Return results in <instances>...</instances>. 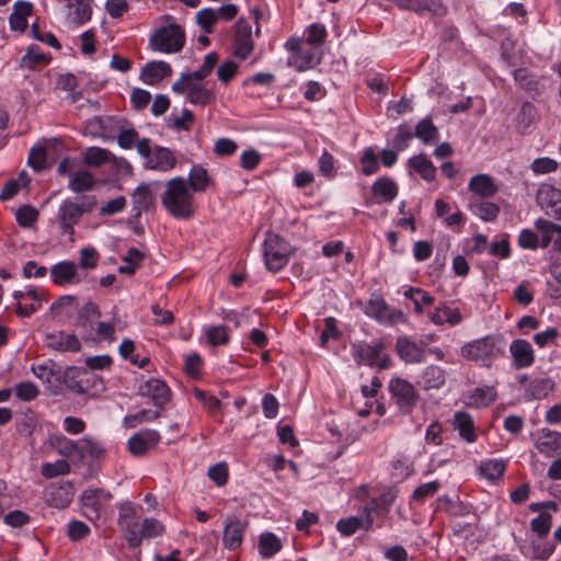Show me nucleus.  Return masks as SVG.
I'll return each instance as SVG.
<instances>
[{
    "instance_id": "f257e3e1",
    "label": "nucleus",
    "mask_w": 561,
    "mask_h": 561,
    "mask_svg": "<svg viewBox=\"0 0 561 561\" xmlns=\"http://www.w3.org/2000/svg\"><path fill=\"white\" fill-rule=\"evenodd\" d=\"M160 202L164 210L178 220L193 218L198 209L195 194L190 190L187 181L183 176L172 178L164 183Z\"/></svg>"
},
{
    "instance_id": "f03ea898",
    "label": "nucleus",
    "mask_w": 561,
    "mask_h": 561,
    "mask_svg": "<svg viewBox=\"0 0 561 561\" xmlns=\"http://www.w3.org/2000/svg\"><path fill=\"white\" fill-rule=\"evenodd\" d=\"M98 201L95 196H81L78 201L70 198L65 199L58 207L56 222L58 224L61 234L69 237L73 241L75 226L80 221L84 214L91 213Z\"/></svg>"
},
{
    "instance_id": "7ed1b4c3",
    "label": "nucleus",
    "mask_w": 561,
    "mask_h": 561,
    "mask_svg": "<svg viewBox=\"0 0 561 561\" xmlns=\"http://www.w3.org/2000/svg\"><path fill=\"white\" fill-rule=\"evenodd\" d=\"M184 44L185 34L178 24L159 27L149 39V47L163 54L178 53L183 48Z\"/></svg>"
},
{
    "instance_id": "20e7f679",
    "label": "nucleus",
    "mask_w": 561,
    "mask_h": 561,
    "mask_svg": "<svg viewBox=\"0 0 561 561\" xmlns=\"http://www.w3.org/2000/svg\"><path fill=\"white\" fill-rule=\"evenodd\" d=\"M265 265L271 272L280 271L291 255L290 244L276 233H267L263 243Z\"/></svg>"
},
{
    "instance_id": "39448f33",
    "label": "nucleus",
    "mask_w": 561,
    "mask_h": 561,
    "mask_svg": "<svg viewBox=\"0 0 561 561\" xmlns=\"http://www.w3.org/2000/svg\"><path fill=\"white\" fill-rule=\"evenodd\" d=\"M497 342L499 339L493 335L471 341L461 347V355L467 359L479 363L481 366L489 367L492 359L500 352Z\"/></svg>"
},
{
    "instance_id": "423d86ee",
    "label": "nucleus",
    "mask_w": 561,
    "mask_h": 561,
    "mask_svg": "<svg viewBox=\"0 0 561 561\" xmlns=\"http://www.w3.org/2000/svg\"><path fill=\"white\" fill-rule=\"evenodd\" d=\"M385 350L383 342H377L375 344H367L365 342L354 343L352 345V355L354 360L358 365L375 366L377 365L380 369H385L390 364L389 356H382L379 358L381 352Z\"/></svg>"
},
{
    "instance_id": "0eeeda50",
    "label": "nucleus",
    "mask_w": 561,
    "mask_h": 561,
    "mask_svg": "<svg viewBox=\"0 0 561 561\" xmlns=\"http://www.w3.org/2000/svg\"><path fill=\"white\" fill-rule=\"evenodd\" d=\"M389 390L402 412L409 413L412 411L419 399L412 383L401 378H393L389 382Z\"/></svg>"
},
{
    "instance_id": "6e6552de",
    "label": "nucleus",
    "mask_w": 561,
    "mask_h": 561,
    "mask_svg": "<svg viewBox=\"0 0 561 561\" xmlns=\"http://www.w3.org/2000/svg\"><path fill=\"white\" fill-rule=\"evenodd\" d=\"M425 341L417 344L411 337L402 335L397 339L396 351L401 360L405 364H421L425 362Z\"/></svg>"
},
{
    "instance_id": "1a4fd4ad",
    "label": "nucleus",
    "mask_w": 561,
    "mask_h": 561,
    "mask_svg": "<svg viewBox=\"0 0 561 561\" xmlns=\"http://www.w3.org/2000/svg\"><path fill=\"white\" fill-rule=\"evenodd\" d=\"M172 91L179 94L187 93V100L194 105H206L214 100V93L202 82L178 80L172 84Z\"/></svg>"
},
{
    "instance_id": "9d476101",
    "label": "nucleus",
    "mask_w": 561,
    "mask_h": 561,
    "mask_svg": "<svg viewBox=\"0 0 561 561\" xmlns=\"http://www.w3.org/2000/svg\"><path fill=\"white\" fill-rule=\"evenodd\" d=\"M111 497L112 495L103 489L85 490L81 495L84 515L91 520L99 518Z\"/></svg>"
},
{
    "instance_id": "9b49d317",
    "label": "nucleus",
    "mask_w": 561,
    "mask_h": 561,
    "mask_svg": "<svg viewBox=\"0 0 561 561\" xmlns=\"http://www.w3.org/2000/svg\"><path fill=\"white\" fill-rule=\"evenodd\" d=\"M50 277L54 284L64 286L81 283L85 278V274L79 273L78 266L73 262L62 261L51 266Z\"/></svg>"
},
{
    "instance_id": "f8f14e48",
    "label": "nucleus",
    "mask_w": 561,
    "mask_h": 561,
    "mask_svg": "<svg viewBox=\"0 0 561 561\" xmlns=\"http://www.w3.org/2000/svg\"><path fill=\"white\" fill-rule=\"evenodd\" d=\"M158 184V182L142 183L135 188L131 194V204L136 217L156 207V193L152 186Z\"/></svg>"
},
{
    "instance_id": "ddd939ff",
    "label": "nucleus",
    "mask_w": 561,
    "mask_h": 561,
    "mask_svg": "<svg viewBox=\"0 0 561 561\" xmlns=\"http://www.w3.org/2000/svg\"><path fill=\"white\" fill-rule=\"evenodd\" d=\"M139 394L150 398L154 405L162 409L170 401L171 391L164 381L150 378L139 386Z\"/></svg>"
},
{
    "instance_id": "4468645a",
    "label": "nucleus",
    "mask_w": 561,
    "mask_h": 561,
    "mask_svg": "<svg viewBox=\"0 0 561 561\" xmlns=\"http://www.w3.org/2000/svg\"><path fill=\"white\" fill-rule=\"evenodd\" d=\"M118 525L122 528L128 545L131 548L139 546V538L136 536V512L130 503H125L119 506Z\"/></svg>"
},
{
    "instance_id": "2eb2a0df",
    "label": "nucleus",
    "mask_w": 561,
    "mask_h": 561,
    "mask_svg": "<svg viewBox=\"0 0 561 561\" xmlns=\"http://www.w3.org/2000/svg\"><path fill=\"white\" fill-rule=\"evenodd\" d=\"M248 523L237 517H228L224 527V546L229 550L239 548L243 540V534Z\"/></svg>"
},
{
    "instance_id": "dca6fc26",
    "label": "nucleus",
    "mask_w": 561,
    "mask_h": 561,
    "mask_svg": "<svg viewBox=\"0 0 561 561\" xmlns=\"http://www.w3.org/2000/svg\"><path fill=\"white\" fill-rule=\"evenodd\" d=\"M160 442V434L154 430H142L128 440V449L134 456H142Z\"/></svg>"
},
{
    "instance_id": "f3484780",
    "label": "nucleus",
    "mask_w": 561,
    "mask_h": 561,
    "mask_svg": "<svg viewBox=\"0 0 561 561\" xmlns=\"http://www.w3.org/2000/svg\"><path fill=\"white\" fill-rule=\"evenodd\" d=\"M252 50V27L247 21L239 20L236 25L234 55L245 59Z\"/></svg>"
},
{
    "instance_id": "a211bd4d",
    "label": "nucleus",
    "mask_w": 561,
    "mask_h": 561,
    "mask_svg": "<svg viewBox=\"0 0 561 561\" xmlns=\"http://www.w3.org/2000/svg\"><path fill=\"white\" fill-rule=\"evenodd\" d=\"M176 165V157L173 151L165 147H154L149 160H146L145 168L168 172Z\"/></svg>"
},
{
    "instance_id": "6ab92c4d",
    "label": "nucleus",
    "mask_w": 561,
    "mask_h": 561,
    "mask_svg": "<svg viewBox=\"0 0 561 561\" xmlns=\"http://www.w3.org/2000/svg\"><path fill=\"white\" fill-rule=\"evenodd\" d=\"M46 345L58 352H78L81 343L76 334H68L64 331L53 332L45 337Z\"/></svg>"
},
{
    "instance_id": "aec40b11",
    "label": "nucleus",
    "mask_w": 561,
    "mask_h": 561,
    "mask_svg": "<svg viewBox=\"0 0 561 561\" xmlns=\"http://www.w3.org/2000/svg\"><path fill=\"white\" fill-rule=\"evenodd\" d=\"M538 451L547 457L561 453V433L543 428L535 440Z\"/></svg>"
},
{
    "instance_id": "412c9836",
    "label": "nucleus",
    "mask_w": 561,
    "mask_h": 561,
    "mask_svg": "<svg viewBox=\"0 0 561 561\" xmlns=\"http://www.w3.org/2000/svg\"><path fill=\"white\" fill-rule=\"evenodd\" d=\"M510 353L516 368H526L533 365L535 354L531 344L523 339L514 340L510 345Z\"/></svg>"
},
{
    "instance_id": "4be33fe9",
    "label": "nucleus",
    "mask_w": 561,
    "mask_h": 561,
    "mask_svg": "<svg viewBox=\"0 0 561 561\" xmlns=\"http://www.w3.org/2000/svg\"><path fill=\"white\" fill-rule=\"evenodd\" d=\"M172 75L171 66L162 60L148 62L140 72V79L144 83L154 85L164 78Z\"/></svg>"
},
{
    "instance_id": "5701e85b",
    "label": "nucleus",
    "mask_w": 561,
    "mask_h": 561,
    "mask_svg": "<svg viewBox=\"0 0 561 561\" xmlns=\"http://www.w3.org/2000/svg\"><path fill=\"white\" fill-rule=\"evenodd\" d=\"M428 319L435 325L448 323L451 327L458 325L462 321V314L458 308H450L443 304L428 312Z\"/></svg>"
},
{
    "instance_id": "b1692460",
    "label": "nucleus",
    "mask_w": 561,
    "mask_h": 561,
    "mask_svg": "<svg viewBox=\"0 0 561 561\" xmlns=\"http://www.w3.org/2000/svg\"><path fill=\"white\" fill-rule=\"evenodd\" d=\"M67 387L76 393H85L88 391L85 383L95 382L98 377L87 369L70 368L67 373Z\"/></svg>"
},
{
    "instance_id": "393cba45",
    "label": "nucleus",
    "mask_w": 561,
    "mask_h": 561,
    "mask_svg": "<svg viewBox=\"0 0 561 561\" xmlns=\"http://www.w3.org/2000/svg\"><path fill=\"white\" fill-rule=\"evenodd\" d=\"M186 181L194 194L205 192L213 183L207 170L201 164H194L191 168Z\"/></svg>"
},
{
    "instance_id": "a878e982",
    "label": "nucleus",
    "mask_w": 561,
    "mask_h": 561,
    "mask_svg": "<svg viewBox=\"0 0 561 561\" xmlns=\"http://www.w3.org/2000/svg\"><path fill=\"white\" fill-rule=\"evenodd\" d=\"M454 427L468 443H473L477 439L473 419L469 413L465 411L456 412L454 416Z\"/></svg>"
},
{
    "instance_id": "bb28decb",
    "label": "nucleus",
    "mask_w": 561,
    "mask_h": 561,
    "mask_svg": "<svg viewBox=\"0 0 561 561\" xmlns=\"http://www.w3.org/2000/svg\"><path fill=\"white\" fill-rule=\"evenodd\" d=\"M408 165L410 169L417 172L421 175V178L427 182H432L436 178L435 165L423 153L411 157L408 161Z\"/></svg>"
},
{
    "instance_id": "cd10ccee",
    "label": "nucleus",
    "mask_w": 561,
    "mask_h": 561,
    "mask_svg": "<svg viewBox=\"0 0 561 561\" xmlns=\"http://www.w3.org/2000/svg\"><path fill=\"white\" fill-rule=\"evenodd\" d=\"M469 190L481 197H491L497 192V186L488 174H477L469 181Z\"/></svg>"
},
{
    "instance_id": "c85d7f7f",
    "label": "nucleus",
    "mask_w": 561,
    "mask_h": 561,
    "mask_svg": "<svg viewBox=\"0 0 561 561\" xmlns=\"http://www.w3.org/2000/svg\"><path fill=\"white\" fill-rule=\"evenodd\" d=\"M373 523V517L369 513H366L364 517H348L346 519L339 520L336 528L343 536H351L355 534L359 528H370Z\"/></svg>"
},
{
    "instance_id": "c756f323",
    "label": "nucleus",
    "mask_w": 561,
    "mask_h": 561,
    "mask_svg": "<svg viewBox=\"0 0 561 561\" xmlns=\"http://www.w3.org/2000/svg\"><path fill=\"white\" fill-rule=\"evenodd\" d=\"M538 199L541 204L546 203L548 207L551 208V215L561 220V191L552 187L546 186L539 191Z\"/></svg>"
},
{
    "instance_id": "7c9ffc66",
    "label": "nucleus",
    "mask_w": 561,
    "mask_h": 561,
    "mask_svg": "<svg viewBox=\"0 0 561 561\" xmlns=\"http://www.w3.org/2000/svg\"><path fill=\"white\" fill-rule=\"evenodd\" d=\"M446 381V371L436 365H428L422 371V382L425 390L439 389Z\"/></svg>"
},
{
    "instance_id": "2f4dec72",
    "label": "nucleus",
    "mask_w": 561,
    "mask_h": 561,
    "mask_svg": "<svg viewBox=\"0 0 561 561\" xmlns=\"http://www.w3.org/2000/svg\"><path fill=\"white\" fill-rule=\"evenodd\" d=\"M373 195L382 198L383 202L390 203L398 195V186L390 178H380L371 186Z\"/></svg>"
},
{
    "instance_id": "473e14b6",
    "label": "nucleus",
    "mask_w": 561,
    "mask_h": 561,
    "mask_svg": "<svg viewBox=\"0 0 561 561\" xmlns=\"http://www.w3.org/2000/svg\"><path fill=\"white\" fill-rule=\"evenodd\" d=\"M92 9L88 0H69L68 18L76 24L85 23L91 19Z\"/></svg>"
},
{
    "instance_id": "72a5a7b5",
    "label": "nucleus",
    "mask_w": 561,
    "mask_h": 561,
    "mask_svg": "<svg viewBox=\"0 0 561 561\" xmlns=\"http://www.w3.org/2000/svg\"><path fill=\"white\" fill-rule=\"evenodd\" d=\"M94 184L95 179L90 171L78 170L71 175L68 187L73 193H82L91 191Z\"/></svg>"
},
{
    "instance_id": "f704fd0d",
    "label": "nucleus",
    "mask_w": 561,
    "mask_h": 561,
    "mask_svg": "<svg viewBox=\"0 0 561 561\" xmlns=\"http://www.w3.org/2000/svg\"><path fill=\"white\" fill-rule=\"evenodd\" d=\"M496 398V392L492 387L477 388L468 397L466 404L477 409L488 407Z\"/></svg>"
},
{
    "instance_id": "c9c22d12",
    "label": "nucleus",
    "mask_w": 561,
    "mask_h": 561,
    "mask_svg": "<svg viewBox=\"0 0 561 561\" xmlns=\"http://www.w3.org/2000/svg\"><path fill=\"white\" fill-rule=\"evenodd\" d=\"M506 462L499 459H489L480 465V473L489 481L495 482L504 476Z\"/></svg>"
},
{
    "instance_id": "e433bc0d",
    "label": "nucleus",
    "mask_w": 561,
    "mask_h": 561,
    "mask_svg": "<svg viewBox=\"0 0 561 561\" xmlns=\"http://www.w3.org/2000/svg\"><path fill=\"white\" fill-rule=\"evenodd\" d=\"M103 446L91 437H84L78 442V456L80 459L90 457L92 459L101 458L104 455Z\"/></svg>"
},
{
    "instance_id": "4c0bfd02",
    "label": "nucleus",
    "mask_w": 561,
    "mask_h": 561,
    "mask_svg": "<svg viewBox=\"0 0 561 561\" xmlns=\"http://www.w3.org/2000/svg\"><path fill=\"white\" fill-rule=\"evenodd\" d=\"M136 536L139 538V545L144 538H154L164 533L163 525L154 518H145L141 525L135 530Z\"/></svg>"
},
{
    "instance_id": "58836bf2",
    "label": "nucleus",
    "mask_w": 561,
    "mask_h": 561,
    "mask_svg": "<svg viewBox=\"0 0 561 561\" xmlns=\"http://www.w3.org/2000/svg\"><path fill=\"white\" fill-rule=\"evenodd\" d=\"M280 549V540L273 533H263L260 535L259 552L263 558H271Z\"/></svg>"
},
{
    "instance_id": "ea45409f",
    "label": "nucleus",
    "mask_w": 561,
    "mask_h": 561,
    "mask_svg": "<svg viewBox=\"0 0 561 561\" xmlns=\"http://www.w3.org/2000/svg\"><path fill=\"white\" fill-rule=\"evenodd\" d=\"M78 304L77 298L71 295H65L59 297L50 307V311L56 317L65 316L70 318L77 310Z\"/></svg>"
},
{
    "instance_id": "a19ab883",
    "label": "nucleus",
    "mask_w": 561,
    "mask_h": 561,
    "mask_svg": "<svg viewBox=\"0 0 561 561\" xmlns=\"http://www.w3.org/2000/svg\"><path fill=\"white\" fill-rule=\"evenodd\" d=\"M414 136L424 144L436 142L438 139V129L430 117H425L416 124Z\"/></svg>"
},
{
    "instance_id": "79ce46f5",
    "label": "nucleus",
    "mask_w": 561,
    "mask_h": 561,
    "mask_svg": "<svg viewBox=\"0 0 561 561\" xmlns=\"http://www.w3.org/2000/svg\"><path fill=\"white\" fill-rule=\"evenodd\" d=\"M470 209L483 221H493L500 213L499 206L491 202H472Z\"/></svg>"
},
{
    "instance_id": "37998d69",
    "label": "nucleus",
    "mask_w": 561,
    "mask_h": 561,
    "mask_svg": "<svg viewBox=\"0 0 561 561\" xmlns=\"http://www.w3.org/2000/svg\"><path fill=\"white\" fill-rule=\"evenodd\" d=\"M318 64L316 60L314 53L312 50L299 51L291 56L287 65L297 71H306L313 68Z\"/></svg>"
},
{
    "instance_id": "c03bdc74",
    "label": "nucleus",
    "mask_w": 561,
    "mask_h": 561,
    "mask_svg": "<svg viewBox=\"0 0 561 561\" xmlns=\"http://www.w3.org/2000/svg\"><path fill=\"white\" fill-rule=\"evenodd\" d=\"M535 227L541 233V248H548L552 241L553 233L561 234V225H557L549 220L539 218L535 221Z\"/></svg>"
},
{
    "instance_id": "a18cd8bd",
    "label": "nucleus",
    "mask_w": 561,
    "mask_h": 561,
    "mask_svg": "<svg viewBox=\"0 0 561 561\" xmlns=\"http://www.w3.org/2000/svg\"><path fill=\"white\" fill-rule=\"evenodd\" d=\"M49 57L45 55L39 47L31 46L27 53L22 57L20 66L26 69H34L38 65H46Z\"/></svg>"
},
{
    "instance_id": "49530a36",
    "label": "nucleus",
    "mask_w": 561,
    "mask_h": 561,
    "mask_svg": "<svg viewBox=\"0 0 561 561\" xmlns=\"http://www.w3.org/2000/svg\"><path fill=\"white\" fill-rule=\"evenodd\" d=\"M70 472V465L64 460L59 459L55 462H45L42 465L41 473L46 479H51L58 476H65Z\"/></svg>"
},
{
    "instance_id": "de8ad7c7",
    "label": "nucleus",
    "mask_w": 561,
    "mask_h": 561,
    "mask_svg": "<svg viewBox=\"0 0 561 561\" xmlns=\"http://www.w3.org/2000/svg\"><path fill=\"white\" fill-rule=\"evenodd\" d=\"M111 156V152L106 149L91 147L84 153V163L90 167H100L107 162Z\"/></svg>"
},
{
    "instance_id": "09e8293b",
    "label": "nucleus",
    "mask_w": 561,
    "mask_h": 561,
    "mask_svg": "<svg viewBox=\"0 0 561 561\" xmlns=\"http://www.w3.org/2000/svg\"><path fill=\"white\" fill-rule=\"evenodd\" d=\"M415 296H421V301H424V305L431 306L434 304L435 298L431 296L425 290H422L420 288L410 287L404 291V297L408 299H411L414 304V311L416 313H422L423 309L420 307V300Z\"/></svg>"
},
{
    "instance_id": "8fccbe9b",
    "label": "nucleus",
    "mask_w": 561,
    "mask_h": 561,
    "mask_svg": "<svg viewBox=\"0 0 561 561\" xmlns=\"http://www.w3.org/2000/svg\"><path fill=\"white\" fill-rule=\"evenodd\" d=\"M206 336L211 346L226 345L229 342V333L225 325L209 327Z\"/></svg>"
},
{
    "instance_id": "3c124183",
    "label": "nucleus",
    "mask_w": 561,
    "mask_h": 561,
    "mask_svg": "<svg viewBox=\"0 0 561 561\" xmlns=\"http://www.w3.org/2000/svg\"><path fill=\"white\" fill-rule=\"evenodd\" d=\"M51 444L57 453L65 457H72L78 454V442L76 443L65 436H56Z\"/></svg>"
},
{
    "instance_id": "603ef678",
    "label": "nucleus",
    "mask_w": 561,
    "mask_h": 561,
    "mask_svg": "<svg viewBox=\"0 0 561 561\" xmlns=\"http://www.w3.org/2000/svg\"><path fill=\"white\" fill-rule=\"evenodd\" d=\"M15 218L21 227L28 228L36 222L38 211L30 205H24L16 210Z\"/></svg>"
},
{
    "instance_id": "864d4df0",
    "label": "nucleus",
    "mask_w": 561,
    "mask_h": 561,
    "mask_svg": "<svg viewBox=\"0 0 561 561\" xmlns=\"http://www.w3.org/2000/svg\"><path fill=\"white\" fill-rule=\"evenodd\" d=\"M531 530L538 535L539 538L547 536L552 526V517L549 513H542L535 517L531 523Z\"/></svg>"
},
{
    "instance_id": "5fc2aeb1",
    "label": "nucleus",
    "mask_w": 561,
    "mask_h": 561,
    "mask_svg": "<svg viewBox=\"0 0 561 561\" xmlns=\"http://www.w3.org/2000/svg\"><path fill=\"white\" fill-rule=\"evenodd\" d=\"M161 416L160 411H152V410H141L136 414L127 415L124 420L126 426L134 427L137 424H141L144 422H150L159 419Z\"/></svg>"
},
{
    "instance_id": "6e6d98bb",
    "label": "nucleus",
    "mask_w": 561,
    "mask_h": 561,
    "mask_svg": "<svg viewBox=\"0 0 561 561\" xmlns=\"http://www.w3.org/2000/svg\"><path fill=\"white\" fill-rule=\"evenodd\" d=\"M197 23L206 33H211L213 25L217 21V12L213 9H203L196 14Z\"/></svg>"
},
{
    "instance_id": "4d7b16f0",
    "label": "nucleus",
    "mask_w": 561,
    "mask_h": 561,
    "mask_svg": "<svg viewBox=\"0 0 561 561\" xmlns=\"http://www.w3.org/2000/svg\"><path fill=\"white\" fill-rule=\"evenodd\" d=\"M238 149V145L230 138H219L214 145V153L217 157H228L233 154Z\"/></svg>"
},
{
    "instance_id": "13d9d810",
    "label": "nucleus",
    "mask_w": 561,
    "mask_h": 561,
    "mask_svg": "<svg viewBox=\"0 0 561 561\" xmlns=\"http://www.w3.org/2000/svg\"><path fill=\"white\" fill-rule=\"evenodd\" d=\"M28 164L36 171L46 167V149L42 146L33 147L28 154Z\"/></svg>"
},
{
    "instance_id": "bf43d9fd",
    "label": "nucleus",
    "mask_w": 561,
    "mask_h": 561,
    "mask_svg": "<svg viewBox=\"0 0 561 561\" xmlns=\"http://www.w3.org/2000/svg\"><path fill=\"white\" fill-rule=\"evenodd\" d=\"M38 393V388L31 381L21 382L15 387L16 397L24 401H31L35 399Z\"/></svg>"
},
{
    "instance_id": "052dcab7",
    "label": "nucleus",
    "mask_w": 561,
    "mask_h": 561,
    "mask_svg": "<svg viewBox=\"0 0 561 561\" xmlns=\"http://www.w3.org/2000/svg\"><path fill=\"white\" fill-rule=\"evenodd\" d=\"M514 79L523 89L527 91H534L537 88V81L527 69H516L514 71Z\"/></svg>"
},
{
    "instance_id": "680f3d73",
    "label": "nucleus",
    "mask_w": 561,
    "mask_h": 561,
    "mask_svg": "<svg viewBox=\"0 0 561 561\" xmlns=\"http://www.w3.org/2000/svg\"><path fill=\"white\" fill-rule=\"evenodd\" d=\"M126 198L124 196H118L116 198H113L108 202H106L101 208H100V215L101 216H113L117 213H121L126 207Z\"/></svg>"
},
{
    "instance_id": "e2e57ef3",
    "label": "nucleus",
    "mask_w": 561,
    "mask_h": 561,
    "mask_svg": "<svg viewBox=\"0 0 561 561\" xmlns=\"http://www.w3.org/2000/svg\"><path fill=\"white\" fill-rule=\"evenodd\" d=\"M208 477L218 486L226 484L228 480V466L225 462H219L211 466L208 470Z\"/></svg>"
},
{
    "instance_id": "0e129e2a",
    "label": "nucleus",
    "mask_w": 561,
    "mask_h": 561,
    "mask_svg": "<svg viewBox=\"0 0 561 561\" xmlns=\"http://www.w3.org/2000/svg\"><path fill=\"white\" fill-rule=\"evenodd\" d=\"M439 486L440 483L438 481H431L424 483L414 490L412 497L415 501H423L427 497L433 496L438 491Z\"/></svg>"
},
{
    "instance_id": "69168bd1",
    "label": "nucleus",
    "mask_w": 561,
    "mask_h": 561,
    "mask_svg": "<svg viewBox=\"0 0 561 561\" xmlns=\"http://www.w3.org/2000/svg\"><path fill=\"white\" fill-rule=\"evenodd\" d=\"M90 533L89 526L81 520H71L68 524V536L71 540L78 541L87 537Z\"/></svg>"
},
{
    "instance_id": "338daca9",
    "label": "nucleus",
    "mask_w": 561,
    "mask_h": 561,
    "mask_svg": "<svg viewBox=\"0 0 561 561\" xmlns=\"http://www.w3.org/2000/svg\"><path fill=\"white\" fill-rule=\"evenodd\" d=\"M54 366V363L49 360L45 364L33 366L32 371L36 376V378L41 379L44 382L50 383L53 377L56 375Z\"/></svg>"
},
{
    "instance_id": "774afa93",
    "label": "nucleus",
    "mask_w": 561,
    "mask_h": 561,
    "mask_svg": "<svg viewBox=\"0 0 561 561\" xmlns=\"http://www.w3.org/2000/svg\"><path fill=\"white\" fill-rule=\"evenodd\" d=\"M558 163L550 158H538L531 163V170L537 174L550 173L557 170Z\"/></svg>"
}]
</instances>
